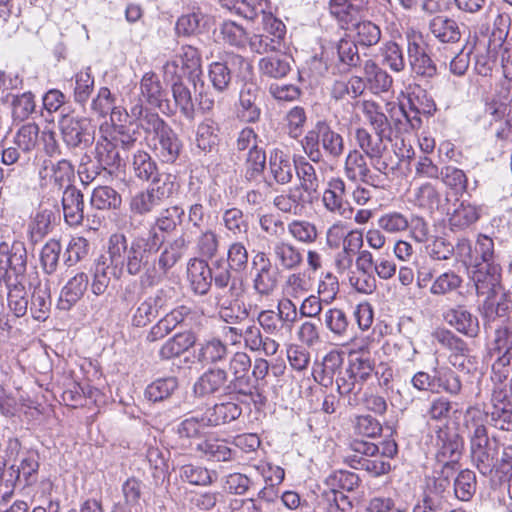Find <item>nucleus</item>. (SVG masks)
Returning <instances> with one entry per match:
<instances>
[{
    "label": "nucleus",
    "mask_w": 512,
    "mask_h": 512,
    "mask_svg": "<svg viewBox=\"0 0 512 512\" xmlns=\"http://www.w3.org/2000/svg\"><path fill=\"white\" fill-rule=\"evenodd\" d=\"M184 216L185 210L181 206L173 205L167 207L162 209L156 216L154 224L150 229H155L158 234L159 232L171 234L182 224Z\"/></svg>",
    "instance_id": "nucleus-34"
},
{
    "label": "nucleus",
    "mask_w": 512,
    "mask_h": 512,
    "mask_svg": "<svg viewBox=\"0 0 512 512\" xmlns=\"http://www.w3.org/2000/svg\"><path fill=\"white\" fill-rule=\"evenodd\" d=\"M481 215V207L462 201L449 218L452 230H464L476 223Z\"/></svg>",
    "instance_id": "nucleus-37"
},
{
    "label": "nucleus",
    "mask_w": 512,
    "mask_h": 512,
    "mask_svg": "<svg viewBox=\"0 0 512 512\" xmlns=\"http://www.w3.org/2000/svg\"><path fill=\"white\" fill-rule=\"evenodd\" d=\"M97 167L110 175L118 172L125 166L127 155L117 149L108 136H101L95 143L92 151Z\"/></svg>",
    "instance_id": "nucleus-14"
},
{
    "label": "nucleus",
    "mask_w": 512,
    "mask_h": 512,
    "mask_svg": "<svg viewBox=\"0 0 512 512\" xmlns=\"http://www.w3.org/2000/svg\"><path fill=\"white\" fill-rule=\"evenodd\" d=\"M196 450L203 458L212 462H228L236 457V451L224 439L207 438L197 444Z\"/></svg>",
    "instance_id": "nucleus-28"
},
{
    "label": "nucleus",
    "mask_w": 512,
    "mask_h": 512,
    "mask_svg": "<svg viewBox=\"0 0 512 512\" xmlns=\"http://www.w3.org/2000/svg\"><path fill=\"white\" fill-rule=\"evenodd\" d=\"M442 182L453 190L455 195L462 196L468 193V178L462 169L454 166H445L441 169Z\"/></svg>",
    "instance_id": "nucleus-51"
},
{
    "label": "nucleus",
    "mask_w": 512,
    "mask_h": 512,
    "mask_svg": "<svg viewBox=\"0 0 512 512\" xmlns=\"http://www.w3.org/2000/svg\"><path fill=\"white\" fill-rule=\"evenodd\" d=\"M140 91L145 101L153 107L160 108L166 97L159 77L153 73H145L140 81Z\"/></svg>",
    "instance_id": "nucleus-36"
},
{
    "label": "nucleus",
    "mask_w": 512,
    "mask_h": 512,
    "mask_svg": "<svg viewBox=\"0 0 512 512\" xmlns=\"http://www.w3.org/2000/svg\"><path fill=\"white\" fill-rule=\"evenodd\" d=\"M352 455L348 456L350 466L365 470L373 477H380L391 470V464L380 455V447L372 442L355 439L350 444Z\"/></svg>",
    "instance_id": "nucleus-7"
},
{
    "label": "nucleus",
    "mask_w": 512,
    "mask_h": 512,
    "mask_svg": "<svg viewBox=\"0 0 512 512\" xmlns=\"http://www.w3.org/2000/svg\"><path fill=\"white\" fill-rule=\"evenodd\" d=\"M320 144L331 159H339L344 152V139L342 135L334 131L325 121L316 123Z\"/></svg>",
    "instance_id": "nucleus-31"
},
{
    "label": "nucleus",
    "mask_w": 512,
    "mask_h": 512,
    "mask_svg": "<svg viewBox=\"0 0 512 512\" xmlns=\"http://www.w3.org/2000/svg\"><path fill=\"white\" fill-rule=\"evenodd\" d=\"M463 428L469 441L473 465L484 476L493 471L512 474V444H500L490 438L483 415L477 407H468L464 413Z\"/></svg>",
    "instance_id": "nucleus-1"
},
{
    "label": "nucleus",
    "mask_w": 512,
    "mask_h": 512,
    "mask_svg": "<svg viewBox=\"0 0 512 512\" xmlns=\"http://www.w3.org/2000/svg\"><path fill=\"white\" fill-rule=\"evenodd\" d=\"M444 318L450 326L466 336L476 337L479 333L477 317L473 316L462 306L448 310Z\"/></svg>",
    "instance_id": "nucleus-29"
},
{
    "label": "nucleus",
    "mask_w": 512,
    "mask_h": 512,
    "mask_svg": "<svg viewBox=\"0 0 512 512\" xmlns=\"http://www.w3.org/2000/svg\"><path fill=\"white\" fill-rule=\"evenodd\" d=\"M382 430L380 421L369 414L358 415L353 420V431L358 436L375 438L381 435Z\"/></svg>",
    "instance_id": "nucleus-64"
},
{
    "label": "nucleus",
    "mask_w": 512,
    "mask_h": 512,
    "mask_svg": "<svg viewBox=\"0 0 512 512\" xmlns=\"http://www.w3.org/2000/svg\"><path fill=\"white\" fill-rule=\"evenodd\" d=\"M355 140L362 153L369 159L382 156L386 150L384 141L387 140V138L377 133L372 135L365 128L356 129Z\"/></svg>",
    "instance_id": "nucleus-35"
},
{
    "label": "nucleus",
    "mask_w": 512,
    "mask_h": 512,
    "mask_svg": "<svg viewBox=\"0 0 512 512\" xmlns=\"http://www.w3.org/2000/svg\"><path fill=\"white\" fill-rule=\"evenodd\" d=\"M62 208L65 222L78 226L84 218V196L74 185H68L62 196Z\"/></svg>",
    "instance_id": "nucleus-21"
},
{
    "label": "nucleus",
    "mask_w": 512,
    "mask_h": 512,
    "mask_svg": "<svg viewBox=\"0 0 512 512\" xmlns=\"http://www.w3.org/2000/svg\"><path fill=\"white\" fill-rule=\"evenodd\" d=\"M28 307L31 316L37 321H45L49 317L51 296L47 285L42 286L39 284L33 288Z\"/></svg>",
    "instance_id": "nucleus-39"
},
{
    "label": "nucleus",
    "mask_w": 512,
    "mask_h": 512,
    "mask_svg": "<svg viewBox=\"0 0 512 512\" xmlns=\"http://www.w3.org/2000/svg\"><path fill=\"white\" fill-rule=\"evenodd\" d=\"M178 380L174 376L159 378L145 389V397L151 402H162L172 396L178 389Z\"/></svg>",
    "instance_id": "nucleus-44"
},
{
    "label": "nucleus",
    "mask_w": 512,
    "mask_h": 512,
    "mask_svg": "<svg viewBox=\"0 0 512 512\" xmlns=\"http://www.w3.org/2000/svg\"><path fill=\"white\" fill-rule=\"evenodd\" d=\"M188 279L192 291L198 295H205L212 285V274L206 260L191 259L187 267Z\"/></svg>",
    "instance_id": "nucleus-26"
},
{
    "label": "nucleus",
    "mask_w": 512,
    "mask_h": 512,
    "mask_svg": "<svg viewBox=\"0 0 512 512\" xmlns=\"http://www.w3.org/2000/svg\"><path fill=\"white\" fill-rule=\"evenodd\" d=\"M176 177L171 174H158L151 180V186L148 187L156 198L163 203L169 199L177 190L178 184L175 182Z\"/></svg>",
    "instance_id": "nucleus-60"
},
{
    "label": "nucleus",
    "mask_w": 512,
    "mask_h": 512,
    "mask_svg": "<svg viewBox=\"0 0 512 512\" xmlns=\"http://www.w3.org/2000/svg\"><path fill=\"white\" fill-rule=\"evenodd\" d=\"M334 381L339 395L348 398V405L356 406L358 404L357 395L362 390L363 386L358 382L349 368H345L343 372H338Z\"/></svg>",
    "instance_id": "nucleus-43"
},
{
    "label": "nucleus",
    "mask_w": 512,
    "mask_h": 512,
    "mask_svg": "<svg viewBox=\"0 0 512 512\" xmlns=\"http://www.w3.org/2000/svg\"><path fill=\"white\" fill-rule=\"evenodd\" d=\"M195 343L196 337L192 332L177 333L162 345L159 350V356L166 360L178 357L194 346Z\"/></svg>",
    "instance_id": "nucleus-38"
},
{
    "label": "nucleus",
    "mask_w": 512,
    "mask_h": 512,
    "mask_svg": "<svg viewBox=\"0 0 512 512\" xmlns=\"http://www.w3.org/2000/svg\"><path fill=\"white\" fill-rule=\"evenodd\" d=\"M39 469V456L35 452H27L22 455L19 465H12L9 468V478L6 482L9 486H29L37 481Z\"/></svg>",
    "instance_id": "nucleus-18"
},
{
    "label": "nucleus",
    "mask_w": 512,
    "mask_h": 512,
    "mask_svg": "<svg viewBox=\"0 0 512 512\" xmlns=\"http://www.w3.org/2000/svg\"><path fill=\"white\" fill-rule=\"evenodd\" d=\"M7 288V302L9 309L16 317L26 315L29 299L23 281L4 283Z\"/></svg>",
    "instance_id": "nucleus-42"
},
{
    "label": "nucleus",
    "mask_w": 512,
    "mask_h": 512,
    "mask_svg": "<svg viewBox=\"0 0 512 512\" xmlns=\"http://www.w3.org/2000/svg\"><path fill=\"white\" fill-rule=\"evenodd\" d=\"M352 26L355 30V41L362 46H374L381 39L380 28L371 21L352 23Z\"/></svg>",
    "instance_id": "nucleus-57"
},
{
    "label": "nucleus",
    "mask_w": 512,
    "mask_h": 512,
    "mask_svg": "<svg viewBox=\"0 0 512 512\" xmlns=\"http://www.w3.org/2000/svg\"><path fill=\"white\" fill-rule=\"evenodd\" d=\"M27 260L24 242L19 240L0 242V284L23 281Z\"/></svg>",
    "instance_id": "nucleus-6"
},
{
    "label": "nucleus",
    "mask_w": 512,
    "mask_h": 512,
    "mask_svg": "<svg viewBox=\"0 0 512 512\" xmlns=\"http://www.w3.org/2000/svg\"><path fill=\"white\" fill-rule=\"evenodd\" d=\"M316 226L305 220L290 221V236L303 247L314 243L317 239Z\"/></svg>",
    "instance_id": "nucleus-59"
},
{
    "label": "nucleus",
    "mask_w": 512,
    "mask_h": 512,
    "mask_svg": "<svg viewBox=\"0 0 512 512\" xmlns=\"http://www.w3.org/2000/svg\"><path fill=\"white\" fill-rule=\"evenodd\" d=\"M203 414L209 427H217L237 420L242 414V408L234 401H224L206 408Z\"/></svg>",
    "instance_id": "nucleus-25"
},
{
    "label": "nucleus",
    "mask_w": 512,
    "mask_h": 512,
    "mask_svg": "<svg viewBox=\"0 0 512 512\" xmlns=\"http://www.w3.org/2000/svg\"><path fill=\"white\" fill-rule=\"evenodd\" d=\"M180 63L184 66V70L188 73V80L197 89V83H201V87L204 86L201 80L202 69H201V55L197 48L191 45H184L181 47L179 54L176 56Z\"/></svg>",
    "instance_id": "nucleus-33"
},
{
    "label": "nucleus",
    "mask_w": 512,
    "mask_h": 512,
    "mask_svg": "<svg viewBox=\"0 0 512 512\" xmlns=\"http://www.w3.org/2000/svg\"><path fill=\"white\" fill-rule=\"evenodd\" d=\"M39 177L45 184L52 185L58 191L72 185L75 168L68 159H45L39 168Z\"/></svg>",
    "instance_id": "nucleus-13"
},
{
    "label": "nucleus",
    "mask_w": 512,
    "mask_h": 512,
    "mask_svg": "<svg viewBox=\"0 0 512 512\" xmlns=\"http://www.w3.org/2000/svg\"><path fill=\"white\" fill-rule=\"evenodd\" d=\"M161 205L162 203L156 198L154 192L147 188L136 193L131 198L129 208L133 214L144 216L153 212Z\"/></svg>",
    "instance_id": "nucleus-52"
},
{
    "label": "nucleus",
    "mask_w": 512,
    "mask_h": 512,
    "mask_svg": "<svg viewBox=\"0 0 512 512\" xmlns=\"http://www.w3.org/2000/svg\"><path fill=\"white\" fill-rule=\"evenodd\" d=\"M476 475L469 469L462 470L454 480L455 496L461 501H469L476 492Z\"/></svg>",
    "instance_id": "nucleus-56"
},
{
    "label": "nucleus",
    "mask_w": 512,
    "mask_h": 512,
    "mask_svg": "<svg viewBox=\"0 0 512 512\" xmlns=\"http://www.w3.org/2000/svg\"><path fill=\"white\" fill-rule=\"evenodd\" d=\"M131 113L140 118V127L156 156L165 163H174L180 155L182 142L177 133L162 119L158 113L146 111L141 105H134Z\"/></svg>",
    "instance_id": "nucleus-3"
},
{
    "label": "nucleus",
    "mask_w": 512,
    "mask_h": 512,
    "mask_svg": "<svg viewBox=\"0 0 512 512\" xmlns=\"http://www.w3.org/2000/svg\"><path fill=\"white\" fill-rule=\"evenodd\" d=\"M258 90L253 84H246L240 91L238 116L245 122L253 123L259 120L261 110L256 103Z\"/></svg>",
    "instance_id": "nucleus-32"
},
{
    "label": "nucleus",
    "mask_w": 512,
    "mask_h": 512,
    "mask_svg": "<svg viewBox=\"0 0 512 512\" xmlns=\"http://www.w3.org/2000/svg\"><path fill=\"white\" fill-rule=\"evenodd\" d=\"M429 31L441 43H458L462 37L460 24L446 15H436L429 21Z\"/></svg>",
    "instance_id": "nucleus-22"
},
{
    "label": "nucleus",
    "mask_w": 512,
    "mask_h": 512,
    "mask_svg": "<svg viewBox=\"0 0 512 512\" xmlns=\"http://www.w3.org/2000/svg\"><path fill=\"white\" fill-rule=\"evenodd\" d=\"M435 446L437 460L447 464L458 460L464 447V440L456 430L443 426L436 431Z\"/></svg>",
    "instance_id": "nucleus-15"
},
{
    "label": "nucleus",
    "mask_w": 512,
    "mask_h": 512,
    "mask_svg": "<svg viewBox=\"0 0 512 512\" xmlns=\"http://www.w3.org/2000/svg\"><path fill=\"white\" fill-rule=\"evenodd\" d=\"M248 69L250 64L238 54H228L221 62L209 66V79L213 88L220 93L227 91L232 83V74L236 69Z\"/></svg>",
    "instance_id": "nucleus-12"
},
{
    "label": "nucleus",
    "mask_w": 512,
    "mask_h": 512,
    "mask_svg": "<svg viewBox=\"0 0 512 512\" xmlns=\"http://www.w3.org/2000/svg\"><path fill=\"white\" fill-rule=\"evenodd\" d=\"M462 285V278L452 270L438 275L431 284L430 293L434 296L448 295Z\"/></svg>",
    "instance_id": "nucleus-54"
},
{
    "label": "nucleus",
    "mask_w": 512,
    "mask_h": 512,
    "mask_svg": "<svg viewBox=\"0 0 512 512\" xmlns=\"http://www.w3.org/2000/svg\"><path fill=\"white\" fill-rule=\"evenodd\" d=\"M482 413L484 423H488L496 429L512 431V402L507 391L501 388H494L490 403L480 407L476 406Z\"/></svg>",
    "instance_id": "nucleus-9"
},
{
    "label": "nucleus",
    "mask_w": 512,
    "mask_h": 512,
    "mask_svg": "<svg viewBox=\"0 0 512 512\" xmlns=\"http://www.w3.org/2000/svg\"><path fill=\"white\" fill-rule=\"evenodd\" d=\"M251 368V358L245 352L234 353L228 362V374L230 375V388L236 392V400H249L255 405L263 404L264 397L250 382L248 372Z\"/></svg>",
    "instance_id": "nucleus-5"
},
{
    "label": "nucleus",
    "mask_w": 512,
    "mask_h": 512,
    "mask_svg": "<svg viewBox=\"0 0 512 512\" xmlns=\"http://www.w3.org/2000/svg\"><path fill=\"white\" fill-rule=\"evenodd\" d=\"M59 129L69 150L86 149L94 141V131L86 119L65 115L59 121Z\"/></svg>",
    "instance_id": "nucleus-11"
},
{
    "label": "nucleus",
    "mask_w": 512,
    "mask_h": 512,
    "mask_svg": "<svg viewBox=\"0 0 512 512\" xmlns=\"http://www.w3.org/2000/svg\"><path fill=\"white\" fill-rule=\"evenodd\" d=\"M489 353L495 357L491 378L502 383L512 372V330L508 326L496 329Z\"/></svg>",
    "instance_id": "nucleus-8"
},
{
    "label": "nucleus",
    "mask_w": 512,
    "mask_h": 512,
    "mask_svg": "<svg viewBox=\"0 0 512 512\" xmlns=\"http://www.w3.org/2000/svg\"><path fill=\"white\" fill-rule=\"evenodd\" d=\"M172 93L174 101L182 115L188 120H193L195 117V109L190 90L182 81H174L172 84Z\"/></svg>",
    "instance_id": "nucleus-58"
},
{
    "label": "nucleus",
    "mask_w": 512,
    "mask_h": 512,
    "mask_svg": "<svg viewBox=\"0 0 512 512\" xmlns=\"http://www.w3.org/2000/svg\"><path fill=\"white\" fill-rule=\"evenodd\" d=\"M189 246L185 234L168 241L157 258L158 270L161 277L165 275L184 256Z\"/></svg>",
    "instance_id": "nucleus-23"
},
{
    "label": "nucleus",
    "mask_w": 512,
    "mask_h": 512,
    "mask_svg": "<svg viewBox=\"0 0 512 512\" xmlns=\"http://www.w3.org/2000/svg\"><path fill=\"white\" fill-rule=\"evenodd\" d=\"M450 480L447 476L439 475L430 477L426 480V485L422 493V497L433 501L434 504L442 508L445 494L450 487Z\"/></svg>",
    "instance_id": "nucleus-50"
},
{
    "label": "nucleus",
    "mask_w": 512,
    "mask_h": 512,
    "mask_svg": "<svg viewBox=\"0 0 512 512\" xmlns=\"http://www.w3.org/2000/svg\"><path fill=\"white\" fill-rule=\"evenodd\" d=\"M180 477L190 484L205 486L216 480L217 473L201 466L186 464L180 468Z\"/></svg>",
    "instance_id": "nucleus-53"
},
{
    "label": "nucleus",
    "mask_w": 512,
    "mask_h": 512,
    "mask_svg": "<svg viewBox=\"0 0 512 512\" xmlns=\"http://www.w3.org/2000/svg\"><path fill=\"white\" fill-rule=\"evenodd\" d=\"M91 205L99 210L117 209L122 203L121 195L110 186H98L91 195Z\"/></svg>",
    "instance_id": "nucleus-48"
},
{
    "label": "nucleus",
    "mask_w": 512,
    "mask_h": 512,
    "mask_svg": "<svg viewBox=\"0 0 512 512\" xmlns=\"http://www.w3.org/2000/svg\"><path fill=\"white\" fill-rule=\"evenodd\" d=\"M132 166L135 176L142 181H151L159 174L155 161L145 151L134 154Z\"/></svg>",
    "instance_id": "nucleus-55"
},
{
    "label": "nucleus",
    "mask_w": 512,
    "mask_h": 512,
    "mask_svg": "<svg viewBox=\"0 0 512 512\" xmlns=\"http://www.w3.org/2000/svg\"><path fill=\"white\" fill-rule=\"evenodd\" d=\"M363 69L365 77L375 93L387 92L391 88L392 77L374 61H365Z\"/></svg>",
    "instance_id": "nucleus-45"
},
{
    "label": "nucleus",
    "mask_w": 512,
    "mask_h": 512,
    "mask_svg": "<svg viewBox=\"0 0 512 512\" xmlns=\"http://www.w3.org/2000/svg\"><path fill=\"white\" fill-rule=\"evenodd\" d=\"M55 213L52 209H40L29 225L30 239L33 243L41 241L52 229Z\"/></svg>",
    "instance_id": "nucleus-47"
},
{
    "label": "nucleus",
    "mask_w": 512,
    "mask_h": 512,
    "mask_svg": "<svg viewBox=\"0 0 512 512\" xmlns=\"http://www.w3.org/2000/svg\"><path fill=\"white\" fill-rule=\"evenodd\" d=\"M476 293L489 301L501 288V268L495 263H480L472 274Z\"/></svg>",
    "instance_id": "nucleus-16"
},
{
    "label": "nucleus",
    "mask_w": 512,
    "mask_h": 512,
    "mask_svg": "<svg viewBox=\"0 0 512 512\" xmlns=\"http://www.w3.org/2000/svg\"><path fill=\"white\" fill-rule=\"evenodd\" d=\"M110 244L115 252H120L123 272L130 276H140L143 287H153L161 281L156 254L164 244V238L155 229H149L146 236H137L128 243L123 233L110 236Z\"/></svg>",
    "instance_id": "nucleus-2"
},
{
    "label": "nucleus",
    "mask_w": 512,
    "mask_h": 512,
    "mask_svg": "<svg viewBox=\"0 0 512 512\" xmlns=\"http://www.w3.org/2000/svg\"><path fill=\"white\" fill-rule=\"evenodd\" d=\"M206 428L210 427L203 413L184 419L174 429L175 445L182 450L191 448L192 440L201 438Z\"/></svg>",
    "instance_id": "nucleus-19"
},
{
    "label": "nucleus",
    "mask_w": 512,
    "mask_h": 512,
    "mask_svg": "<svg viewBox=\"0 0 512 512\" xmlns=\"http://www.w3.org/2000/svg\"><path fill=\"white\" fill-rule=\"evenodd\" d=\"M378 227L388 234L402 233L408 229L409 219L398 211H391L379 217Z\"/></svg>",
    "instance_id": "nucleus-63"
},
{
    "label": "nucleus",
    "mask_w": 512,
    "mask_h": 512,
    "mask_svg": "<svg viewBox=\"0 0 512 512\" xmlns=\"http://www.w3.org/2000/svg\"><path fill=\"white\" fill-rule=\"evenodd\" d=\"M293 163L300 185L290 190V213L303 216L311 209L313 194L317 188V176L305 156L294 154Z\"/></svg>",
    "instance_id": "nucleus-4"
},
{
    "label": "nucleus",
    "mask_w": 512,
    "mask_h": 512,
    "mask_svg": "<svg viewBox=\"0 0 512 512\" xmlns=\"http://www.w3.org/2000/svg\"><path fill=\"white\" fill-rule=\"evenodd\" d=\"M263 23L267 32L272 36L271 38V50L281 51L282 49H288L285 43L286 36V25L280 19L274 17L271 13H263Z\"/></svg>",
    "instance_id": "nucleus-49"
},
{
    "label": "nucleus",
    "mask_w": 512,
    "mask_h": 512,
    "mask_svg": "<svg viewBox=\"0 0 512 512\" xmlns=\"http://www.w3.org/2000/svg\"><path fill=\"white\" fill-rule=\"evenodd\" d=\"M407 54L414 73L428 78L436 75V65L426 53L425 47L419 38L413 37L408 39Z\"/></svg>",
    "instance_id": "nucleus-20"
},
{
    "label": "nucleus",
    "mask_w": 512,
    "mask_h": 512,
    "mask_svg": "<svg viewBox=\"0 0 512 512\" xmlns=\"http://www.w3.org/2000/svg\"><path fill=\"white\" fill-rule=\"evenodd\" d=\"M344 358L341 352L332 350L328 352L320 365V370L313 372L314 379L324 387H329L333 384L338 372H343L342 368Z\"/></svg>",
    "instance_id": "nucleus-30"
},
{
    "label": "nucleus",
    "mask_w": 512,
    "mask_h": 512,
    "mask_svg": "<svg viewBox=\"0 0 512 512\" xmlns=\"http://www.w3.org/2000/svg\"><path fill=\"white\" fill-rule=\"evenodd\" d=\"M433 379L435 380V386L441 388L445 393L451 396H457L461 393L460 377L451 368L435 367L433 369Z\"/></svg>",
    "instance_id": "nucleus-46"
},
{
    "label": "nucleus",
    "mask_w": 512,
    "mask_h": 512,
    "mask_svg": "<svg viewBox=\"0 0 512 512\" xmlns=\"http://www.w3.org/2000/svg\"><path fill=\"white\" fill-rule=\"evenodd\" d=\"M228 353V347L224 342L218 338H212L198 345L194 357L198 363L211 367L225 362Z\"/></svg>",
    "instance_id": "nucleus-24"
},
{
    "label": "nucleus",
    "mask_w": 512,
    "mask_h": 512,
    "mask_svg": "<svg viewBox=\"0 0 512 512\" xmlns=\"http://www.w3.org/2000/svg\"><path fill=\"white\" fill-rule=\"evenodd\" d=\"M359 8L349 0H330V13L348 29L358 15Z\"/></svg>",
    "instance_id": "nucleus-62"
},
{
    "label": "nucleus",
    "mask_w": 512,
    "mask_h": 512,
    "mask_svg": "<svg viewBox=\"0 0 512 512\" xmlns=\"http://www.w3.org/2000/svg\"><path fill=\"white\" fill-rule=\"evenodd\" d=\"M413 203L419 208L433 211L440 203V194L430 183H425L415 189Z\"/></svg>",
    "instance_id": "nucleus-61"
},
{
    "label": "nucleus",
    "mask_w": 512,
    "mask_h": 512,
    "mask_svg": "<svg viewBox=\"0 0 512 512\" xmlns=\"http://www.w3.org/2000/svg\"><path fill=\"white\" fill-rule=\"evenodd\" d=\"M94 273L103 277H108L110 280L112 277L119 279L123 274L121 267L120 252L117 249L115 252L113 246L108 240V256L101 255L94 264Z\"/></svg>",
    "instance_id": "nucleus-40"
},
{
    "label": "nucleus",
    "mask_w": 512,
    "mask_h": 512,
    "mask_svg": "<svg viewBox=\"0 0 512 512\" xmlns=\"http://www.w3.org/2000/svg\"><path fill=\"white\" fill-rule=\"evenodd\" d=\"M344 174L352 182L364 183L374 188L379 187V177L371 173L366 155L357 149L350 150L344 163Z\"/></svg>",
    "instance_id": "nucleus-17"
},
{
    "label": "nucleus",
    "mask_w": 512,
    "mask_h": 512,
    "mask_svg": "<svg viewBox=\"0 0 512 512\" xmlns=\"http://www.w3.org/2000/svg\"><path fill=\"white\" fill-rule=\"evenodd\" d=\"M192 392L196 398H207L218 393L236 396L230 388V375L220 366L208 367L194 382Z\"/></svg>",
    "instance_id": "nucleus-10"
},
{
    "label": "nucleus",
    "mask_w": 512,
    "mask_h": 512,
    "mask_svg": "<svg viewBox=\"0 0 512 512\" xmlns=\"http://www.w3.org/2000/svg\"><path fill=\"white\" fill-rule=\"evenodd\" d=\"M89 278L84 272L73 276L62 288L57 306L61 310H70L84 295Z\"/></svg>",
    "instance_id": "nucleus-27"
},
{
    "label": "nucleus",
    "mask_w": 512,
    "mask_h": 512,
    "mask_svg": "<svg viewBox=\"0 0 512 512\" xmlns=\"http://www.w3.org/2000/svg\"><path fill=\"white\" fill-rule=\"evenodd\" d=\"M288 49L274 51L275 54L260 60V70L268 77L282 79L288 74Z\"/></svg>",
    "instance_id": "nucleus-41"
}]
</instances>
